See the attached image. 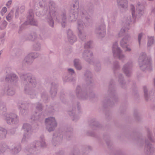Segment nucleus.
Returning a JSON list of instances; mask_svg holds the SVG:
<instances>
[{"mask_svg":"<svg viewBox=\"0 0 155 155\" xmlns=\"http://www.w3.org/2000/svg\"><path fill=\"white\" fill-rule=\"evenodd\" d=\"M20 112L21 115L25 116L28 113V109H20Z\"/></svg>","mask_w":155,"mask_h":155,"instance_id":"nucleus-49","label":"nucleus"},{"mask_svg":"<svg viewBox=\"0 0 155 155\" xmlns=\"http://www.w3.org/2000/svg\"><path fill=\"white\" fill-rule=\"evenodd\" d=\"M130 35H127L122 39L120 42V45L122 48H124L126 47V45H127V44L130 39Z\"/></svg>","mask_w":155,"mask_h":155,"instance_id":"nucleus-28","label":"nucleus"},{"mask_svg":"<svg viewBox=\"0 0 155 155\" xmlns=\"http://www.w3.org/2000/svg\"><path fill=\"white\" fill-rule=\"evenodd\" d=\"M128 20L126 21V23L128 24H130V23L131 21V18L130 17H129L127 18Z\"/></svg>","mask_w":155,"mask_h":155,"instance_id":"nucleus-64","label":"nucleus"},{"mask_svg":"<svg viewBox=\"0 0 155 155\" xmlns=\"http://www.w3.org/2000/svg\"><path fill=\"white\" fill-rule=\"evenodd\" d=\"M139 66L141 70L144 71L147 70L150 71L151 69V66L150 59L147 58L146 53H141L139 58Z\"/></svg>","mask_w":155,"mask_h":155,"instance_id":"nucleus-5","label":"nucleus"},{"mask_svg":"<svg viewBox=\"0 0 155 155\" xmlns=\"http://www.w3.org/2000/svg\"><path fill=\"white\" fill-rule=\"evenodd\" d=\"M92 42L90 41L87 43H85L84 45V48H91V44Z\"/></svg>","mask_w":155,"mask_h":155,"instance_id":"nucleus-53","label":"nucleus"},{"mask_svg":"<svg viewBox=\"0 0 155 155\" xmlns=\"http://www.w3.org/2000/svg\"><path fill=\"white\" fill-rule=\"evenodd\" d=\"M112 52L113 56L114 57H117L119 60L124 62L125 60V56L122 53V51L118 46L117 42L114 43L112 47Z\"/></svg>","mask_w":155,"mask_h":155,"instance_id":"nucleus-7","label":"nucleus"},{"mask_svg":"<svg viewBox=\"0 0 155 155\" xmlns=\"http://www.w3.org/2000/svg\"><path fill=\"white\" fill-rule=\"evenodd\" d=\"M143 33H140L138 35V41L139 45H140V44L141 38L143 36Z\"/></svg>","mask_w":155,"mask_h":155,"instance_id":"nucleus-59","label":"nucleus"},{"mask_svg":"<svg viewBox=\"0 0 155 155\" xmlns=\"http://www.w3.org/2000/svg\"><path fill=\"white\" fill-rule=\"evenodd\" d=\"M118 6L120 8L125 9L128 7L127 0H117Z\"/></svg>","mask_w":155,"mask_h":155,"instance_id":"nucleus-29","label":"nucleus"},{"mask_svg":"<svg viewBox=\"0 0 155 155\" xmlns=\"http://www.w3.org/2000/svg\"><path fill=\"white\" fill-rule=\"evenodd\" d=\"M93 53L88 49L85 50L82 54V58L90 63L92 59Z\"/></svg>","mask_w":155,"mask_h":155,"instance_id":"nucleus-19","label":"nucleus"},{"mask_svg":"<svg viewBox=\"0 0 155 155\" xmlns=\"http://www.w3.org/2000/svg\"><path fill=\"white\" fill-rule=\"evenodd\" d=\"M75 93L77 97L82 100L87 99L89 97L90 99L95 97V95L94 93L92 92L90 94L89 96H88L87 92L82 90L79 85L77 86L76 87Z\"/></svg>","mask_w":155,"mask_h":155,"instance_id":"nucleus-9","label":"nucleus"},{"mask_svg":"<svg viewBox=\"0 0 155 155\" xmlns=\"http://www.w3.org/2000/svg\"><path fill=\"white\" fill-rule=\"evenodd\" d=\"M38 35L35 32L29 34L28 36V39L35 41L38 38Z\"/></svg>","mask_w":155,"mask_h":155,"instance_id":"nucleus-37","label":"nucleus"},{"mask_svg":"<svg viewBox=\"0 0 155 155\" xmlns=\"http://www.w3.org/2000/svg\"><path fill=\"white\" fill-rule=\"evenodd\" d=\"M84 79L87 84H90L92 82V74L89 71H87L84 74Z\"/></svg>","mask_w":155,"mask_h":155,"instance_id":"nucleus-27","label":"nucleus"},{"mask_svg":"<svg viewBox=\"0 0 155 155\" xmlns=\"http://www.w3.org/2000/svg\"><path fill=\"white\" fill-rule=\"evenodd\" d=\"M7 111L5 103L0 102V114L2 115H5Z\"/></svg>","mask_w":155,"mask_h":155,"instance_id":"nucleus-30","label":"nucleus"},{"mask_svg":"<svg viewBox=\"0 0 155 155\" xmlns=\"http://www.w3.org/2000/svg\"><path fill=\"white\" fill-rule=\"evenodd\" d=\"M125 32V30L124 28H122L120 30V32L118 34V35L119 37H120L124 35V33Z\"/></svg>","mask_w":155,"mask_h":155,"instance_id":"nucleus-55","label":"nucleus"},{"mask_svg":"<svg viewBox=\"0 0 155 155\" xmlns=\"http://www.w3.org/2000/svg\"><path fill=\"white\" fill-rule=\"evenodd\" d=\"M67 37L68 41L72 44L77 41V38L73 33L72 31L69 29L67 31Z\"/></svg>","mask_w":155,"mask_h":155,"instance_id":"nucleus-22","label":"nucleus"},{"mask_svg":"<svg viewBox=\"0 0 155 155\" xmlns=\"http://www.w3.org/2000/svg\"><path fill=\"white\" fill-rule=\"evenodd\" d=\"M143 90L144 97L146 101H148L149 100H151L155 98V92L153 90L148 92L147 88L146 86L143 87Z\"/></svg>","mask_w":155,"mask_h":155,"instance_id":"nucleus-17","label":"nucleus"},{"mask_svg":"<svg viewBox=\"0 0 155 155\" xmlns=\"http://www.w3.org/2000/svg\"><path fill=\"white\" fill-rule=\"evenodd\" d=\"M99 124L98 122L94 120H92L91 121L90 126L91 127L93 130L96 129L99 127Z\"/></svg>","mask_w":155,"mask_h":155,"instance_id":"nucleus-38","label":"nucleus"},{"mask_svg":"<svg viewBox=\"0 0 155 155\" xmlns=\"http://www.w3.org/2000/svg\"><path fill=\"white\" fill-rule=\"evenodd\" d=\"M7 11V8L4 7L2 9V10L1 11V13L2 15L3 16L4 14Z\"/></svg>","mask_w":155,"mask_h":155,"instance_id":"nucleus-58","label":"nucleus"},{"mask_svg":"<svg viewBox=\"0 0 155 155\" xmlns=\"http://www.w3.org/2000/svg\"><path fill=\"white\" fill-rule=\"evenodd\" d=\"M13 54H15V56H18L21 54L22 51L21 50L18 48H15L13 50Z\"/></svg>","mask_w":155,"mask_h":155,"instance_id":"nucleus-45","label":"nucleus"},{"mask_svg":"<svg viewBox=\"0 0 155 155\" xmlns=\"http://www.w3.org/2000/svg\"><path fill=\"white\" fill-rule=\"evenodd\" d=\"M31 147L32 149L35 151L38 150V148L39 147V142L38 141H34Z\"/></svg>","mask_w":155,"mask_h":155,"instance_id":"nucleus-44","label":"nucleus"},{"mask_svg":"<svg viewBox=\"0 0 155 155\" xmlns=\"http://www.w3.org/2000/svg\"><path fill=\"white\" fill-rule=\"evenodd\" d=\"M124 48L125 49L124 51L126 52V51L130 52L131 50V49L130 48L128 47L127 46V45H126V47L125 48Z\"/></svg>","mask_w":155,"mask_h":155,"instance_id":"nucleus-62","label":"nucleus"},{"mask_svg":"<svg viewBox=\"0 0 155 155\" xmlns=\"http://www.w3.org/2000/svg\"><path fill=\"white\" fill-rule=\"evenodd\" d=\"M108 92L109 96H107L104 98L102 104L104 106L112 107L114 104V102L116 103L117 101V98L115 94V90L112 86L111 82L110 83Z\"/></svg>","mask_w":155,"mask_h":155,"instance_id":"nucleus-4","label":"nucleus"},{"mask_svg":"<svg viewBox=\"0 0 155 155\" xmlns=\"http://www.w3.org/2000/svg\"><path fill=\"white\" fill-rule=\"evenodd\" d=\"M39 144L41 147H45L47 146L44 136L42 135L39 138Z\"/></svg>","mask_w":155,"mask_h":155,"instance_id":"nucleus-39","label":"nucleus"},{"mask_svg":"<svg viewBox=\"0 0 155 155\" xmlns=\"http://www.w3.org/2000/svg\"><path fill=\"white\" fill-rule=\"evenodd\" d=\"M32 48L33 50L38 51L39 49V43L38 41L34 42Z\"/></svg>","mask_w":155,"mask_h":155,"instance_id":"nucleus-48","label":"nucleus"},{"mask_svg":"<svg viewBox=\"0 0 155 155\" xmlns=\"http://www.w3.org/2000/svg\"><path fill=\"white\" fill-rule=\"evenodd\" d=\"M21 149V147L19 145H16L13 144L9 146V150L13 154H17L20 151Z\"/></svg>","mask_w":155,"mask_h":155,"instance_id":"nucleus-23","label":"nucleus"},{"mask_svg":"<svg viewBox=\"0 0 155 155\" xmlns=\"http://www.w3.org/2000/svg\"><path fill=\"white\" fill-rule=\"evenodd\" d=\"M33 123H37L39 120V106L38 105L31 118Z\"/></svg>","mask_w":155,"mask_h":155,"instance_id":"nucleus-21","label":"nucleus"},{"mask_svg":"<svg viewBox=\"0 0 155 155\" xmlns=\"http://www.w3.org/2000/svg\"><path fill=\"white\" fill-rule=\"evenodd\" d=\"M55 155H64V152L63 151H61L60 152L57 153Z\"/></svg>","mask_w":155,"mask_h":155,"instance_id":"nucleus-63","label":"nucleus"},{"mask_svg":"<svg viewBox=\"0 0 155 155\" xmlns=\"http://www.w3.org/2000/svg\"><path fill=\"white\" fill-rule=\"evenodd\" d=\"M45 123L46 128L49 132L53 131L57 125V123L55 118L52 117L46 118Z\"/></svg>","mask_w":155,"mask_h":155,"instance_id":"nucleus-10","label":"nucleus"},{"mask_svg":"<svg viewBox=\"0 0 155 155\" xmlns=\"http://www.w3.org/2000/svg\"><path fill=\"white\" fill-rule=\"evenodd\" d=\"M69 115L72 117L73 121H76L79 118V117L76 115L75 113L74 108H73L72 110H70L68 111Z\"/></svg>","mask_w":155,"mask_h":155,"instance_id":"nucleus-31","label":"nucleus"},{"mask_svg":"<svg viewBox=\"0 0 155 155\" xmlns=\"http://www.w3.org/2000/svg\"><path fill=\"white\" fill-rule=\"evenodd\" d=\"M7 24V22L5 20L4 21L1 25L0 27V28L1 29H4L5 28Z\"/></svg>","mask_w":155,"mask_h":155,"instance_id":"nucleus-54","label":"nucleus"},{"mask_svg":"<svg viewBox=\"0 0 155 155\" xmlns=\"http://www.w3.org/2000/svg\"><path fill=\"white\" fill-rule=\"evenodd\" d=\"M84 24L85 26H87V25L86 24L84 23L82 20L81 19H78L77 21V27L78 31H83L84 28Z\"/></svg>","mask_w":155,"mask_h":155,"instance_id":"nucleus-33","label":"nucleus"},{"mask_svg":"<svg viewBox=\"0 0 155 155\" xmlns=\"http://www.w3.org/2000/svg\"><path fill=\"white\" fill-rule=\"evenodd\" d=\"M147 135L148 138L149 140L150 141L152 142H154V140L152 138L150 131L149 130H147Z\"/></svg>","mask_w":155,"mask_h":155,"instance_id":"nucleus-51","label":"nucleus"},{"mask_svg":"<svg viewBox=\"0 0 155 155\" xmlns=\"http://www.w3.org/2000/svg\"><path fill=\"white\" fill-rule=\"evenodd\" d=\"M68 73L65 74L63 77V80L65 82L73 81L75 80L76 74L74 69L72 68L68 69Z\"/></svg>","mask_w":155,"mask_h":155,"instance_id":"nucleus-13","label":"nucleus"},{"mask_svg":"<svg viewBox=\"0 0 155 155\" xmlns=\"http://www.w3.org/2000/svg\"><path fill=\"white\" fill-rule=\"evenodd\" d=\"M1 93L3 95L6 94L7 95L12 96L15 94V92L14 89L12 87L6 86L2 89Z\"/></svg>","mask_w":155,"mask_h":155,"instance_id":"nucleus-20","label":"nucleus"},{"mask_svg":"<svg viewBox=\"0 0 155 155\" xmlns=\"http://www.w3.org/2000/svg\"><path fill=\"white\" fill-rule=\"evenodd\" d=\"M72 134L73 133L72 131L71 130L70 131H67L65 134V135H66L67 138L68 140L69 139V138L72 136Z\"/></svg>","mask_w":155,"mask_h":155,"instance_id":"nucleus-50","label":"nucleus"},{"mask_svg":"<svg viewBox=\"0 0 155 155\" xmlns=\"http://www.w3.org/2000/svg\"><path fill=\"white\" fill-rule=\"evenodd\" d=\"M5 79L7 81H10L11 82H16L18 81V77L15 74L11 73L7 75Z\"/></svg>","mask_w":155,"mask_h":155,"instance_id":"nucleus-25","label":"nucleus"},{"mask_svg":"<svg viewBox=\"0 0 155 155\" xmlns=\"http://www.w3.org/2000/svg\"><path fill=\"white\" fill-rule=\"evenodd\" d=\"M39 3V5L41 7H43L44 6L45 12H46L48 11V15L45 17V20L48 23L49 25L51 27H54V21L51 16V13L54 17L55 16L57 18L56 15L57 12L55 10L56 6L55 3L52 1H50L48 4V6H45V0H42Z\"/></svg>","mask_w":155,"mask_h":155,"instance_id":"nucleus-2","label":"nucleus"},{"mask_svg":"<svg viewBox=\"0 0 155 155\" xmlns=\"http://www.w3.org/2000/svg\"><path fill=\"white\" fill-rule=\"evenodd\" d=\"M78 11V15H80L81 18H84L88 23H90L92 22V18L88 15L87 12L83 8H80Z\"/></svg>","mask_w":155,"mask_h":155,"instance_id":"nucleus-15","label":"nucleus"},{"mask_svg":"<svg viewBox=\"0 0 155 155\" xmlns=\"http://www.w3.org/2000/svg\"><path fill=\"white\" fill-rule=\"evenodd\" d=\"M18 104L20 109H28L29 104L27 102H20Z\"/></svg>","mask_w":155,"mask_h":155,"instance_id":"nucleus-36","label":"nucleus"},{"mask_svg":"<svg viewBox=\"0 0 155 155\" xmlns=\"http://www.w3.org/2000/svg\"><path fill=\"white\" fill-rule=\"evenodd\" d=\"M94 68L96 71H99L101 68V64L100 62L98 61H96L94 63Z\"/></svg>","mask_w":155,"mask_h":155,"instance_id":"nucleus-46","label":"nucleus"},{"mask_svg":"<svg viewBox=\"0 0 155 155\" xmlns=\"http://www.w3.org/2000/svg\"><path fill=\"white\" fill-rule=\"evenodd\" d=\"M22 128L24 130V133H31V127L29 124H24Z\"/></svg>","mask_w":155,"mask_h":155,"instance_id":"nucleus-35","label":"nucleus"},{"mask_svg":"<svg viewBox=\"0 0 155 155\" xmlns=\"http://www.w3.org/2000/svg\"><path fill=\"white\" fill-rule=\"evenodd\" d=\"M33 12V10L32 9H30L29 11L28 15L27 18L28 21L25 22L20 27L18 31L19 33H21L22 30L24 28V25H27L29 24L35 26H37L38 25L37 23L35 21L34 18V14Z\"/></svg>","mask_w":155,"mask_h":155,"instance_id":"nucleus-8","label":"nucleus"},{"mask_svg":"<svg viewBox=\"0 0 155 155\" xmlns=\"http://www.w3.org/2000/svg\"><path fill=\"white\" fill-rule=\"evenodd\" d=\"M146 145L144 148V152L148 155H151L155 151V148L147 140H145Z\"/></svg>","mask_w":155,"mask_h":155,"instance_id":"nucleus-18","label":"nucleus"},{"mask_svg":"<svg viewBox=\"0 0 155 155\" xmlns=\"http://www.w3.org/2000/svg\"><path fill=\"white\" fill-rule=\"evenodd\" d=\"M41 98L45 102H46L48 101V96L45 92H44L41 94Z\"/></svg>","mask_w":155,"mask_h":155,"instance_id":"nucleus-47","label":"nucleus"},{"mask_svg":"<svg viewBox=\"0 0 155 155\" xmlns=\"http://www.w3.org/2000/svg\"><path fill=\"white\" fill-rule=\"evenodd\" d=\"M7 149H9V146L5 143H0V151L1 152H4Z\"/></svg>","mask_w":155,"mask_h":155,"instance_id":"nucleus-41","label":"nucleus"},{"mask_svg":"<svg viewBox=\"0 0 155 155\" xmlns=\"http://www.w3.org/2000/svg\"><path fill=\"white\" fill-rule=\"evenodd\" d=\"M74 65L76 69L78 70H81L82 68L80 60L79 59H75L74 60Z\"/></svg>","mask_w":155,"mask_h":155,"instance_id":"nucleus-32","label":"nucleus"},{"mask_svg":"<svg viewBox=\"0 0 155 155\" xmlns=\"http://www.w3.org/2000/svg\"><path fill=\"white\" fill-rule=\"evenodd\" d=\"M18 12H19V8L17 7L16 9L15 13V17L16 18H17L18 17Z\"/></svg>","mask_w":155,"mask_h":155,"instance_id":"nucleus-61","label":"nucleus"},{"mask_svg":"<svg viewBox=\"0 0 155 155\" xmlns=\"http://www.w3.org/2000/svg\"><path fill=\"white\" fill-rule=\"evenodd\" d=\"M31 133H24L23 137L22 139V142L27 141L30 138Z\"/></svg>","mask_w":155,"mask_h":155,"instance_id":"nucleus-40","label":"nucleus"},{"mask_svg":"<svg viewBox=\"0 0 155 155\" xmlns=\"http://www.w3.org/2000/svg\"><path fill=\"white\" fill-rule=\"evenodd\" d=\"M145 8L144 5L139 2L137 5V10L136 12L135 18L139 19L145 12Z\"/></svg>","mask_w":155,"mask_h":155,"instance_id":"nucleus-14","label":"nucleus"},{"mask_svg":"<svg viewBox=\"0 0 155 155\" xmlns=\"http://www.w3.org/2000/svg\"><path fill=\"white\" fill-rule=\"evenodd\" d=\"M5 120L9 124L15 125L19 122V118L18 115L14 113L7 114L5 116Z\"/></svg>","mask_w":155,"mask_h":155,"instance_id":"nucleus-11","label":"nucleus"},{"mask_svg":"<svg viewBox=\"0 0 155 155\" xmlns=\"http://www.w3.org/2000/svg\"><path fill=\"white\" fill-rule=\"evenodd\" d=\"M51 85L50 93L51 97L53 98L57 94L58 86L57 84L53 83L51 84Z\"/></svg>","mask_w":155,"mask_h":155,"instance_id":"nucleus-26","label":"nucleus"},{"mask_svg":"<svg viewBox=\"0 0 155 155\" xmlns=\"http://www.w3.org/2000/svg\"><path fill=\"white\" fill-rule=\"evenodd\" d=\"M95 33L99 38H103L105 36L106 34V28L103 21L96 27Z\"/></svg>","mask_w":155,"mask_h":155,"instance_id":"nucleus-12","label":"nucleus"},{"mask_svg":"<svg viewBox=\"0 0 155 155\" xmlns=\"http://www.w3.org/2000/svg\"><path fill=\"white\" fill-rule=\"evenodd\" d=\"M75 5L73 4L71 9L68 11L64 10L61 12V25L63 27L65 26L67 22V19L70 21H72L76 20L77 17V14L75 12L74 8H75Z\"/></svg>","mask_w":155,"mask_h":155,"instance_id":"nucleus-3","label":"nucleus"},{"mask_svg":"<svg viewBox=\"0 0 155 155\" xmlns=\"http://www.w3.org/2000/svg\"><path fill=\"white\" fill-rule=\"evenodd\" d=\"M144 143V141L141 138H139L138 141V144L139 146H142Z\"/></svg>","mask_w":155,"mask_h":155,"instance_id":"nucleus-57","label":"nucleus"},{"mask_svg":"<svg viewBox=\"0 0 155 155\" xmlns=\"http://www.w3.org/2000/svg\"><path fill=\"white\" fill-rule=\"evenodd\" d=\"M120 68V66L117 61H116L113 62L112 69L114 71V73L116 76L117 74L118 75V82L122 88H124L125 87V82L124 81V77L121 74L118 72V70Z\"/></svg>","mask_w":155,"mask_h":155,"instance_id":"nucleus-6","label":"nucleus"},{"mask_svg":"<svg viewBox=\"0 0 155 155\" xmlns=\"http://www.w3.org/2000/svg\"><path fill=\"white\" fill-rule=\"evenodd\" d=\"M19 76L23 84L24 93L28 95L31 99L36 98L38 94V90L31 88L36 87V78L29 73H22Z\"/></svg>","mask_w":155,"mask_h":155,"instance_id":"nucleus-1","label":"nucleus"},{"mask_svg":"<svg viewBox=\"0 0 155 155\" xmlns=\"http://www.w3.org/2000/svg\"><path fill=\"white\" fill-rule=\"evenodd\" d=\"M133 66V64L131 61H129L124 65L123 70L127 76L129 77L131 75Z\"/></svg>","mask_w":155,"mask_h":155,"instance_id":"nucleus-16","label":"nucleus"},{"mask_svg":"<svg viewBox=\"0 0 155 155\" xmlns=\"http://www.w3.org/2000/svg\"><path fill=\"white\" fill-rule=\"evenodd\" d=\"M154 38L153 37L150 36L148 37L147 46H151L154 43Z\"/></svg>","mask_w":155,"mask_h":155,"instance_id":"nucleus-43","label":"nucleus"},{"mask_svg":"<svg viewBox=\"0 0 155 155\" xmlns=\"http://www.w3.org/2000/svg\"><path fill=\"white\" fill-rule=\"evenodd\" d=\"M78 35L80 38L83 41H85L86 39V34L83 32V31H78Z\"/></svg>","mask_w":155,"mask_h":155,"instance_id":"nucleus-42","label":"nucleus"},{"mask_svg":"<svg viewBox=\"0 0 155 155\" xmlns=\"http://www.w3.org/2000/svg\"><path fill=\"white\" fill-rule=\"evenodd\" d=\"M7 133V131L6 129L0 127V139L5 138Z\"/></svg>","mask_w":155,"mask_h":155,"instance_id":"nucleus-34","label":"nucleus"},{"mask_svg":"<svg viewBox=\"0 0 155 155\" xmlns=\"http://www.w3.org/2000/svg\"><path fill=\"white\" fill-rule=\"evenodd\" d=\"M30 55H32V58H33L34 60L38 58L39 56V54L37 52H32L29 54Z\"/></svg>","mask_w":155,"mask_h":155,"instance_id":"nucleus-52","label":"nucleus"},{"mask_svg":"<svg viewBox=\"0 0 155 155\" xmlns=\"http://www.w3.org/2000/svg\"><path fill=\"white\" fill-rule=\"evenodd\" d=\"M32 55H30V54L27 55L25 58L23 62V64L24 65L28 66L31 65L33 61V58H32Z\"/></svg>","mask_w":155,"mask_h":155,"instance_id":"nucleus-24","label":"nucleus"},{"mask_svg":"<svg viewBox=\"0 0 155 155\" xmlns=\"http://www.w3.org/2000/svg\"><path fill=\"white\" fill-rule=\"evenodd\" d=\"M13 11L12 10L11 12L10 13H9L8 14V15L6 16V18L7 20H9L11 19V15H10V14L11 13H12V14H13Z\"/></svg>","mask_w":155,"mask_h":155,"instance_id":"nucleus-60","label":"nucleus"},{"mask_svg":"<svg viewBox=\"0 0 155 155\" xmlns=\"http://www.w3.org/2000/svg\"><path fill=\"white\" fill-rule=\"evenodd\" d=\"M131 10L132 12V15L133 17H134L135 16V12H134V7L133 5H130Z\"/></svg>","mask_w":155,"mask_h":155,"instance_id":"nucleus-56","label":"nucleus"}]
</instances>
